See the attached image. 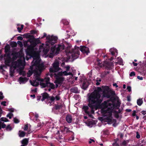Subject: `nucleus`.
Listing matches in <instances>:
<instances>
[{
  "mask_svg": "<svg viewBox=\"0 0 146 146\" xmlns=\"http://www.w3.org/2000/svg\"><path fill=\"white\" fill-rule=\"evenodd\" d=\"M5 60V65L8 66H9L10 64H9L11 62L12 60H10L9 59L4 58Z\"/></svg>",
  "mask_w": 146,
  "mask_h": 146,
  "instance_id": "28",
  "label": "nucleus"
},
{
  "mask_svg": "<svg viewBox=\"0 0 146 146\" xmlns=\"http://www.w3.org/2000/svg\"><path fill=\"white\" fill-rule=\"evenodd\" d=\"M112 145L113 146H119V144L117 143V141H116L115 142L113 143Z\"/></svg>",
  "mask_w": 146,
  "mask_h": 146,
  "instance_id": "60",
  "label": "nucleus"
},
{
  "mask_svg": "<svg viewBox=\"0 0 146 146\" xmlns=\"http://www.w3.org/2000/svg\"><path fill=\"white\" fill-rule=\"evenodd\" d=\"M48 87L51 88L52 89H54L55 87L54 85L52 83H50L48 84Z\"/></svg>",
  "mask_w": 146,
  "mask_h": 146,
  "instance_id": "32",
  "label": "nucleus"
},
{
  "mask_svg": "<svg viewBox=\"0 0 146 146\" xmlns=\"http://www.w3.org/2000/svg\"><path fill=\"white\" fill-rule=\"evenodd\" d=\"M25 52L27 55L32 57L33 58L34 60L32 62H33L37 56L34 50V48L29 45L27 47V49H26Z\"/></svg>",
  "mask_w": 146,
  "mask_h": 146,
  "instance_id": "3",
  "label": "nucleus"
},
{
  "mask_svg": "<svg viewBox=\"0 0 146 146\" xmlns=\"http://www.w3.org/2000/svg\"><path fill=\"white\" fill-rule=\"evenodd\" d=\"M101 111L102 113L103 114H105L107 113V110H105L104 109H102Z\"/></svg>",
  "mask_w": 146,
  "mask_h": 146,
  "instance_id": "43",
  "label": "nucleus"
},
{
  "mask_svg": "<svg viewBox=\"0 0 146 146\" xmlns=\"http://www.w3.org/2000/svg\"><path fill=\"white\" fill-rule=\"evenodd\" d=\"M17 43L21 47H22L23 46L22 42L19 40L17 41Z\"/></svg>",
  "mask_w": 146,
  "mask_h": 146,
  "instance_id": "55",
  "label": "nucleus"
},
{
  "mask_svg": "<svg viewBox=\"0 0 146 146\" xmlns=\"http://www.w3.org/2000/svg\"><path fill=\"white\" fill-rule=\"evenodd\" d=\"M102 90L101 88L98 87L97 89L94 90L88 96V98L96 100L98 102H102L103 99L102 98H101V95L100 93V92Z\"/></svg>",
  "mask_w": 146,
  "mask_h": 146,
  "instance_id": "1",
  "label": "nucleus"
},
{
  "mask_svg": "<svg viewBox=\"0 0 146 146\" xmlns=\"http://www.w3.org/2000/svg\"><path fill=\"white\" fill-rule=\"evenodd\" d=\"M1 120L4 122H7L9 121V120L6 118L1 117Z\"/></svg>",
  "mask_w": 146,
  "mask_h": 146,
  "instance_id": "40",
  "label": "nucleus"
},
{
  "mask_svg": "<svg viewBox=\"0 0 146 146\" xmlns=\"http://www.w3.org/2000/svg\"><path fill=\"white\" fill-rule=\"evenodd\" d=\"M135 73L134 72H131L130 74H129V76H135Z\"/></svg>",
  "mask_w": 146,
  "mask_h": 146,
  "instance_id": "56",
  "label": "nucleus"
},
{
  "mask_svg": "<svg viewBox=\"0 0 146 146\" xmlns=\"http://www.w3.org/2000/svg\"><path fill=\"white\" fill-rule=\"evenodd\" d=\"M88 106L90 107L91 108V110L90 111V113L92 114L94 113V108L96 106H101V104L102 102H98L96 100H95L89 98H88Z\"/></svg>",
  "mask_w": 146,
  "mask_h": 146,
  "instance_id": "2",
  "label": "nucleus"
},
{
  "mask_svg": "<svg viewBox=\"0 0 146 146\" xmlns=\"http://www.w3.org/2000/svg\"><path fill=\"white\" fill-rule=\"evenodd\" d=\"M30 82L31 85L34 86L36 87L39 85V82L36 81V80L33 81V82L30 80Z\"/></svg>",
  "mask_w": 146,
  "mask_h": 146,
  "instance_id": "22",
  "label": "nucleus"
},
{
  "mask_svg": "<svg viewBox=\"0 0 146 146\" xmlns=\"http://www.w3.org/2000/svg\"><path fill=\"white\" fill-rule=\"evenodd\" d=\"M49 81V78H45L44 80H43V82L40 83V85L42 88L48 87V86L49 83H50Z\"/></svg>",
  "mask_w": 146,
  "mask_h": 146,
  "instance_id": "9",
  "label": "nucleus"
},
{
  "mask_svg": "<svg viewBox=\"0 0 146 146\" xmlns=\"http://www.w3.org/2000/svg\"><path fill=\"white\" fill-rule=\"evenodd\" d=\"M10 46L8 44H7L5 47V52L7 53L9 52H10Z\"/></svg>",
  "mask_w": 146,
  "mask_h": 146,
  "instance_id": "21",
  "label": "nucleus"
},
{
  "mask_svg": "<svg viewBox=\"0 0 146 146\" xmlns=\"http://www.w3.org/2000/svg\"><path fill=\"white\" fill-rule=\"evenodd\" d=\"M46 38L48 41L46 43L47 46H49L50 45H53L56 41L58 38L56 36H51L48 35L46 37Z\"/></svg>",
  "mask_w": 146,
  "mask_h": 146,
  "instance_id": "4",
  "label": "nucleus"
},
{
  "mask_svg": "<svg viewBox=\"0 0 146 146\" xmlns=\"http://www.w3.org/2000/svg\"><path fill=\"white\" fill-rule=\"evenodd\" d=\"M29 39H28L27 40V41L28 42H30L31 43V42H32V41H33L34 40H35V39L36 38H35L34 36L33 35V37H32Z\"/></svg>",
  "mask_w": 146,
  "mask_h": 146,
  "instance_id": "36",
  "label": "nucleus"
},
{
  "mask_svg": "<svg viewBox=\"0 0 146 146\" xmlns=\"http://www.w3.org/2000/svg\"><path fill=\"white\" fill-rule=\"evenodd\" d=\"M88 48L87 47L84 46H81L80 50L82 52L88 54V53L89 52V50H86Z\"/></svg>",
  "mask_w": 146,
  "mask_h": 146,
  "instance_id": "17",
  "label": "nucleus"
},
{
  "mask_svg": "<svg viewBox=\"0 0 146 146\" xmlns=\"http://www.w3.org/2000/svg\"><path fill=\"white\" fill-rule=\"evenodd\" d=\"M66 119L67 122L69 123H71L72 120V116L68 114L66 116Z\"/></svg>",
  "mask_w": 146,
  "mask_h": 146,
  "instance_id": "19",
  "label": "nucleus"
},
{
  "mask_svg": "<svg viewBox=\"0 0 146 146\" xmlns=\"http://www.w3.org/2000/svg\"><path fill=\"white\" fill-rule=\"evenodd\" d=\"M58 46L60 48L61 50H62L64 48V45L63 44H59L58 45Z\"/></svg>",
  "mask_w": 146,
  "mask_h": 146,
  "instance_id": "44",
  "label": "nucleus"
},
{
  "mask_svg": "<svg viewBox=\"0 0 146 146\" xmlns=\"http://www.w3.org/2000/svg\"><path fill=\"white\" fill-rule=\"evenodd\" d=\"M122 59L121 58L120 59L118 60V62L120 65H121L122 64Z\"/></svg>",
  "mask_w": 146,
  "mask_h": 146,
  "instance_id": "62",
  "label": "nucleus"
},
{
  "mask_svg": "<svg viewBox=\"0 0 146 146\" xmlns=\"http://www.w3.org/2000/svg\"><path fill=\"white\" fill-rule=\"evenodd\" d=\"M127 89L129 92H130L131 91V87L130 86H127Z\"/></svg>",
  "mask_w": 146,
  "mask_h": 146,
  "instance_id": "59",
  "label": "nucleus"
},
{
  "mask_svg": "<svg viewBox=\"0 0 146 146\" xmlns=\"http://www.w3.org/2000/svg\"><path fill=\"white\" fill-rule=\"evenodd\" d=\"M104 134L105 135H107L109 134V131L108 130L106 129L103 131Z\"/></svg>",
  "mask_w": 146,
  "mask_h": 146,
  "instance_id": "47",
  "label": "nucleus"
},
{
  "mask_svg": "<svg viewBox=\"0 0 146 146\" xmlns=\"http://www.w3.org/2000/svg\"><path fill=\"white\" fill-rule=\"evenodd\" d=\"M28 80V79L26 77L23 78L21 77H20L19 79V82L22 83L27 82Z\"/></svg>",
  "mask_w": 146,
  "mask_h": 146,
  "instance_id": "23",
  "label": "nucleus"
},
{
  "mask_svg": "<svg viewBox=\"0 0 146 146\" xmlns=\"http://www.w3.org/2000/svg\"><path fill=\"white\" fill-rule=\"evenodd\" d=\"M129 142V140H124L121 144V145H123L125 146H126L127 143Z\"/></svg>",
  "mask_w": 146,
  "mask_h": 146,
  "instance_id": "35",
  "label": "nucleus"
},
{
  "mask_svg": "<svg viewBox=\"0 0 146 146\" xmlns=\"http://www.w3.org/2000/svg\"><path fill=\"white\" fill-rule=\"evenodd\" d=\"M31 43V44L29 45L31 46H32L34 48L38 44L40 43L39 38L35 39V40Z\"/></svg>",
  "mask_w": 146,
  "mask_h": 146,
  "instance_id": "11",
  "label": "nucleus"
},
{
  "mask_svg": "<svg viewBox=\"0 0 146 146\" xmlns=\"http://www.w3.org/2000/svg\"><path fill=\"white\" fill-rule=\"evenodd\" d=\"M25 133L23 131L21 130L19 131V136L20 137H24L25 136Z\"/></svg>",
  "mask_w": 146,
  "mask_h": 146,
  "instance_id": "29",
  "label": "nucleus"
},
{
  "mask_svg": "<svg viewBox=\"0 0 146 146\" xmlns=\"http://www.w3.org/2000/svg\"><path fill=\"white\" fill-rule=\"evenodd\" d=\"M55 100V98L54 96H50L49 95V97H48L47 100V102H46V103L48 104H50V106H51V103L52 102L54 103V102Z\"/></svg>",
  "mask_w": 146,
  "mask_h": 146,
  "instance_id": "12",
  "label": "nucleus"
},
{
  "mask_svg": "<svg viewBox=\"0 0 146 146\" xmlns=\"http://www.w3.org/2000/svg\"><path fill=\"white\" fill-rule=\"evenodd\" d=\"M13 120L14 122L15 123H18L19 122V119L15 118H14Z\"/></svg>",
  "mask_w": 146,
  "mask_h": 146,
  "instance_id": "52",
  "label": "nucleus"
},
{
  "mask_svg": "<svg viewBox=\"0 0 146 146\" xmlns=\"http://www.w3.org/2000/svg\"><path fill=\"white\" fill-rule=\"evenodd\" d=\"M82 87L83 89L86 90L88 87V86L86 82H84L83 83Z\"/></svg>",
  "mask_w": 146,
  "mask_h": 146,
  "instance_id": "34",
  "label": "nucleus"
},
{
  "mask_svg": "<svg viewBox=\"0 0 146 146\" xmlns=\"http://www.w3.org/2000/svg\"><path fill=\"white\" fill-rule=\"evenodd\" d=\"M54 77L55 78V83L61 84L64 80V78L61 76L58 75V73L57 74L54 73Z\"/></svg>",
  "mask_w": 146,
  "mask_h": 146,
  "instance_id": "6",
  "label": "nucleus"
},
{
  "mask_svg": "<svg viewBox=\"0 0 146 146\" xmlns=\"http://www.w3.org/2000/svg\"><path fill=\"white\" fill-rule=\"evenodd\" d=\"M42 96V98L41 100L42 101H44L45 99L47 100L48 97H49V94L46 92L42 93L41 94Z\"/></svg>",
  "mask_w": 146,
  "mask_h": 146,
  "instance_id": "13",
  "label": "nucleus"
},
{
  "mask_svg": "<svg viewBox=\"0 0 146 146\" xmlns=\"http://www.w3.org/2000/svg\"><path fill=\"white\" fill-rule=\"evenodd\" d=\"M23 25H21V27H18L17 30H18V31L19 32H21V30L23 29Z\"/></svg>",
  "mask_w": 146,
  "mask_h": 146,
  "instance_id": "41",
  "label": "nucleus"
},
{
  "mask_svg": "<svg viewBox=\"0 0 146 146\" xmlns=\"http://www.w3.org/2000/svg\"><path fill=\"white\" fill-rule=\"evenodd\" d=\"M143 103V100L142 99L140 98L137 100V104L138 106H141Z\"/></svg>",
  "mask_w": 146,
  "mask_h": 146,
  "instance_id": "30",
  "label": "nucleus"
},
{
  "mask_svg": "<svg viewBox=\"0 0 146 146\" xmlns=\"http://www.w3.org/2000/svg\"><path fill=\"white\" fill-rule=\"evenodd\" d=\"M10 45L12 47H15L17 46V44L15 42H13L10 44Z\"/></svg>",
  "mask_w": 146,
  "mask_h": 146,
  "instance_id": "33",
  "label": "nucleus"
},
{
  "mask_svg": "<svg viewBox=\"0 0 146 146\" xmlns=\"http://www.w3.org/2000/svg\"><path fill=\"white\" fill-rule=\"evenodd\" d=\"M79 48L77 49L75 48L72 49L69 52V54H70L74 60L78 58L80 54V51L79 50Z\"/></svg>",
  "mask_w": 146,
  "mask_h": 146,
  "instance_id": "5",
  "label": "nucleus"
},
{
  "mask_svg": "<svg viewBox=\"0 0 146 146\" xmlns=\"http://www.w3.org/2000/svg\"><path fill=\"white\" fill-rule=\"evenodd\" d=\"M31 33V34H35L37 33V31L35 30H32L30 31Z\"/></svg>",
  "mask_w": 146,
  "mask_h": 146,
  "instance_id": "57",
  "label": "nucleus"
},
{
  "mask_svg": "<svg viewBox=\"0 0 146 146\" xmlns=\"http://www.w3.org/2000/svg\"><path fill=\"white\" fill-rule=\"evenodd\" d=\"M37 67L38 70L40 71L45 69L44 64L43 63H40Z\"/></svg>",
  "mask_w": 146,
  "mask_h": 146,
  "instance_id": "20",
  "label": "nucleus"
},
{
  "mask_svg": "<svg viewBox=\"0 0 146 146\" xmlns=\"http://www.w3.org/2000/svg\"><path fill=\"white\" fill-rule=\"evenodd\" d=\"M59 66V63L58 62H54L53 64V68L55 69L56 71L59 70L60 69Z\"/></svg>",
  "mask_w": 146,
  "mask_h": 146,
  "instance_id": "16",
  "label": "nucleus"
},
{
  "mask_svg": "<svg viewBox=\"0 0 146 146\" xmlns=\"http://www.w3.org/2000/svg\"><path fill=\"white\" fill-rule=\"evenodd\" d=\"M28 42L27 41H27H26L24 42V45L25 47H27L29 46V45L28 43Z\"/></svg>",
  "mask_w": 146,
  "mask_h": 146,
  "instance_id": "42",
  "label": "nucleus"
},
{
  "mask_svg": "<svg viewBox=\"0 0 146 146\" xmlns=\"http://www.w3.org/2000/svg\"><path fill=\"white\" fill-rule=\"evenodd\" d=\"M63 107V105L62 104H55L54 106L52 108L53 110H58L62 108Z\"/></svg>",
  "mask_w": 146,
  "mask_h": 146,
  "instance_id": "14",
  "label": "nucleus"
},
{
  "mask_svg": "<svg viewBox=\"0 0 146 146\" xmlns=\"http://www.w3.org/2000/svg\"><path fill=\"white\" fill-rule=\"evenodd\" d=\"M42 97V96H37V100L40 101L41 99V98Z\"/></svg>",
  "mask_w": 146,
  "mask_h": 146,
  "instance_id": "64",
  "label": "nucleus"
},
{
  "mask_svg": "<svg viewBox=\"0 0 146 146\" xmlns=\"http://www.w3.org/2000/svg\"><path fill=\"white\" fill-rule=\"evenodd\" d=\"M64 131H66V133L70 131V130H69V129L68 128L66 127H64Z\"/></svg>",
  "mask_w": 146,
  "mask_h": 146,
  "instance_id": "53",
  "label": "nucleus"
},
{
  "mask_svg": "<svg viewBox=\"0 0 146 146\" xmlns=\"http://www.w3.org/2000/svg\"><path fill=\"white\" fill-rule=\"evenodd\" d=\"M60 48L58 46V47H56V54H58L59 53V51L60 50Z\"/></svg>",
  "mask_w": 146,
  "mask_h": 146,
  "instance_id": "39",
  "label": "nucleus"
},
{
  "mask_svg": "<svg viewBox=\"0 0 146 146\" xmlns=\"http://www.w3.org/2000/svg\"><path fill=\"white\" fill-rule=\"evenodd\" d=\"M29 142V140L27 138H25L23 139L21 141V143L23 145H27Z\"/></svg>",
  "mask_w": 146,
  "mask_h": 146,
  "instance_id": "24",
  "label": "nucleus"
},
{
  "mask_svg": "<svg viewBox=\"0 0 146 146\" xmlns=\"http://www.w3.org/2000/svg\"><path fill=\"white\" fill-rule=\"evenodd\" d=\"M49 71L50 73H55V72H57L58 71H56L55 69L53 68H50L49 69Z\"/></svg>",
  "mask_w": 146,
  "mask_h": 146,
  "instance_id": "38",
  "label": "nucleus"
},
{
  "mask_svg": "<svg viewBox=\"0 0 146 146\" xmlns=\"http://www.w3.org/2000/svg\"><path fill=\"white\" fill-rule=\"evenodd\" d=\"M11 56V52H7V53H5L4 55V57H7L8 56Z\"/></svg>",
  "mask_w": 146,
  "mask_h": 146,
  "instance_id": "46",
  "label": "nucleus"
},
{
  "mask_svg": "<svg viewBox=\"0 0 146 146\" xmlns=\"http://www.w3.org/2000/svg\"><path fill=\"white\" fill-rule=\"evenodd\" d=\"M4 97L3 96V94L1 92H0V100H2L4 98Z\"/></svg>",
  "mask_w": 146,
  "mask_h": 146,
  "instance_id": "54",
  "label": "nucleus"
},
{
  "mask_svg": "<svg viewBox=\"0 0 146 146\" xmlns=\"http://www.w3.org/2000/svg\"><path fill=\"white\" fill-rule=\"evenodd\" d=\"M36 80L39 81H41V82H43V80L41 79L40 77L37 76L36 77Z\"/></svg>",
  "mask_w": 146,
  "mask_h": 146,
  "instance_id": "51",
  "label": "nucleus"
},
{
  "mask_svg": "<svg viewBox=\"0 0 146 146\" xmlns=\"http://www.w3.org/2000/svg\"><path fill=\"white\" fill-rule=\"evenodd\" d=\"M58 75L59 76H62L63 75L64 76L68 75L67 72V71H65L63 72H58Z\"/></svg>",
  "mask_w": 146,
  "mask_h": 146,
  "instance_id": "26",
  "label": "nucleus"
},
{
  "mask_svg": "<svg viewBox=\"0 0 146 146\" xmlns=\"http://www.w3.org/2000/svg\"><path fill=\"white\" fill-rule=\"evenodd\" d=\"M113 106L114 107L117 108V109H119V107L120 106V103L119 102H118L116 104H113Z\"/></svg>",
  "mask_w": 146,
  "mask_h": 146,
  "instance_id": "37",
  "label": "nucleus"
},
{
  "mask_svg": "<svg viewBox=\"0 0 146 146\" xmlns=\"http://www.w3.org/2000/svg\"><path fill=\"white\" fill-rule=\"evenodd\" d=\"M82 109L84 111L85 113L88 114L89 117H92V115L90 114V111H88L89 108L88 106H84L82 107Z\"/></svg>",
  "mask_w": 146,
  "mask_h": 146,
  "instance_id": "10",
  "label": "nucleus"
},
{
  "mask_svg": "<svg viewBox=\"0 0 146 146\" xmlns=\"http://www.w3.org/2000/svg\"><path fill=\"white\" fill-rule=\"evenodd\" d=\"M11 55L13 56L12 59L13 61L16 60L18 57V53L17 52H13Z\"/></svg>",
  "mask_w": 146,
  "mask_h": 146,
  "instance_id": "18",
  "label": "nucleus"
},
{
  "mask_svg": "<svg viewBox=\"0 0 146 146\" xmlns=\"http://www.w3.org/2000/svg\"><path fill=\"white\" fill-rule=\"evenodd\" d=\"M52 45V46L51 48L50 52H52V53H54L56 50V45Z\"/></svg>",
  "mask_w": 146,
  "mask_h": 146,
  "instance_id": "31",
  "label": "nucleus"
},
{
  "mask_svg": "<svg viewBox=\"0 0 146 146\" xmlns=\"http://www.w3.org/2000/svg\"><path fill=\"white\" fill-rule=\"evenodd\" d=\"M6 129H9V130H11L12 128L10 125H8L6 127Z\"/></svg>",
  "mask_w": 146,
  "mask_h": 146,
  "instance_id": "58",
  "label": "nucleus"
},
{
  "mask_svg": "<svg viewBox=\"0 0 146 146\" xmlns=\"http://www.w3.org/2000/svg\"><path fill=\"white\" fill-rule=\"evenodd\" d=\"M140 135L139 134V133L138 132H136V137L137 139H139L140 138Z\"/></svg>",
  "mask_w": 146,
  "mask_h": 146,
  "instance_id": "61",
  "label": "nucleus"
},
{
  "mask_svg": "<svg viewBox=\"0 0 146 146\" xmlns=\"http://www.w3.org/2000/svg\"><path fill=\"white\" fill-rule=\"evenodd\" d=\"M54 97L55 98V100H56V101H58V100H60V97L59 96V95H58V94L57 95L55 96V97Z\"/></svg>",
  "mask_w": 146,
  "mask_h": 146,
  "instance_id": "49",
  "label": "nucleus"
},
{
  "mask_svg": "<svg viewBox=\"0 0 146 146\" xmlns=\"http://www.w3.org/2000/svg\"><path fill=\"white\" fill-rule=\"evenodd\" d=\"M98 65L100 67H105V68L107 69H110L111 68L110 63L107 61L104 62L103 64L99 62L98 64Z\"/></svg>",
  "mask_w": 146,
  "mask_h": 146,
  "instance_id": "8",
  "label": "nucleus"
},
{
  "mask_svg": "<svg viewBox=\"0 0 146 146\" xmlns=\"http://www.w3.org/2000/svg\"><path fill=\"white\" fill-rule=\"evenodd\" d=\"M16 66H14L13 67L11 66L9 69V72L10 75L11 76L13 77L14 76V73L15 72V69L16 68Z\"/></svg>",
  "mask_w": 146,
  "mask_h": 146,
  "instance_id": "15",
  "label": "nucleus"
},
{
  "mask_svg": "<svg viewBox=\"0 0 146 146\" xmlns=\"http://www.w3.org/2000/svg\"><path fill=\"white\" fill-rule=\"evenodd\" d=\"M28 128V124H26L23 127V129L25 131H27Z\"/></svg>",
  "mask_w": 146,
  "mask_h": 146,
  "instance_id": "48",
  "label": "nucleus"
},
{
  "mask_svg": "<svg viewBox=\"0 0 146 146\" xmlns=\"http://www.w3.org/2000/svg\"><path fill=\"white\" fill-rule=\"evenodd\" d=\"M13 116V114L11 113H9L7 115V117H9L10 119L12 118V117Z\"/></svg>",
  "mask_w": 146,
  "mask_h": 146,
  "instance_id": "50",
  "label": "nucleus"
},
{
  "mask_svg": "<svg viewBox=\"0 0 146 146\" xmlns=\"http://www.w3.org/2000/svg\"><path fill=\"white\" fill-rule=\"evenodd\" d=\"M25 35L27 38H29L32 37H33V35H30L28 34H26Z\"/></svg>",
  "mask_w": 146,
  "mask_h": 146,
  "instance_id": "45",
  "label": "nucleus"
},
{
  "mask_svg": "<svg viewBox=\"0 0 146 146\" xmlns=\"http://www.w3.org/2000/svg\"><path fill=\"white\" fill-rule=\"evenodd\" d=\"M40 64V61L37 59L35 61L33 66H31V69H32L33 68V66H37Z\"/></svg>",
  "mask_w": 146,
  "mask_h": 146,
  "instance_id": "25",
  "label": "nucleus"
},
{
  "mask_svg": "<svg viewBox=\"0 0 146 146\" xmlns=\"http://www.w3.org/2000/svg\"><path fill=\"white\" fill-rule=\"evenodd\" d=\"M102 88L103 90V92H104V91L105 92L110 90L109 87L107 86H102Z\"/></svg>",
  "mask_w": 146,
  "mask_h": 146,
  "instance_id": "27",
  "label": "nucleus"
},
{
  "mask_svg": "<svg viewBox=\"0 0 146 146\" xmlns=\"http://www.w3.org/2000/svg\"><path fill=\"white\" fill-rule=\"evenodd\" d=\"M115 95V92L114 91L110 90L108 91L103 92V95L102 97L103 98H109L111 96Z\"/></svg>",
  "mask_w": 146,
  "mask_h": 146,
  "instance_id": "7",
  "label": "nucleus"
},
{
  "mask_svg": "<svg viewBox=\"0 0 146 146\" xmlns=\"http://www.w3.org/2000/svg\"><path fill=\"white\" fill-rule=\"evenodd\" d=\"M17 61H18V65L19 66L20 65H21L22 64V61L21 60L19 59V60H18Z\"/></svg>",
  "mask_w": 146,
  "mask_h": 146,
  "instance_id": "63",
  "label": "nucleus"
}]
</instances>
